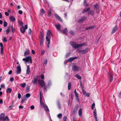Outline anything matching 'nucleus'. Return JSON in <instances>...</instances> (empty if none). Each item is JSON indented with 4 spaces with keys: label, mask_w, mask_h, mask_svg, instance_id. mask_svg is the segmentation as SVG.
I'll return each instance as SVG.
<instances>
[{
    "label": "nucleus",
    "mask_w": 121,
    "mask_h": 121,
    "mask_svg": "<svg viewBox=\"0 0 121 121\" xmlns=\"http://www.w3.org/2000/svg\"><path fill=\"white\" fill-rule=\"evenodd\" d=\"M62 116V115L61 113L57 115L58 117L60 119L61 118Z\"/></svg>",
    "instance_id": "44"
},
{
    "label": "nucleus",
    "mask_w": 121,
    "mask_h": 121,
    "mask_svg": "<svg viewBox=\"0 0 121 121\" xmlns=\"http://www.w3.org/2000/svg\"><path fill=\"white\" fill-rule=\"evenodd\" d=\"M54 15L56 18L59 20V21L62 22V20L61 19V18L56 14L55 13Z\"/></svg>",
    "instance_id": "10"
},
{
    "label": "nucleus",
    "mask_w": 121,
    "mask_h": 121,
    "mask_svg": "<svg viewBox=\"0 0 121 121\" xmlns=\"http://www.w3.org/2000/svg\"><path fill=\"white\" fill-rule=\"evenodd\" d=\"M10 31V27L9 26H8L7 27V29L6 30V34H8L9 32Z\"/></svg>",
    "instance_id": "38"
},
{
    "label": "nucleus",
    "mask_w": 121,
    "mask_h": 121,
    "mask_svg": "<svg viewBox=\"0 0 121 121\" xmlns=\"http://www.w3.org/2000/svg\"><path fill=\"white\" fill-rule=\"evenodd\" d=\"M50 37H48V36H46V39L47 41L48 42V43L47 45V48H49V45L50 44V40L49 39Z\"/></svg>",
    "instance_id": "14"
},
{
    "label": "nucleus",
    "mask_w": 121,
    "mask_h": 121,
    "mask_svg": "<svg viewBox=\"0 0 121 121\" xmlns=\"http://www.w3.org/2000/svg\"><path fill=\"white\" fill-rule=\"evenodd\" d=\"M55 26L56 27V28L58 30V31H60V30H59L60 29V24L58 25H55Z\"/></svg>",
    "instance_id": "29"
},
{
    "label": "nucleus",
    "mask_w": 121,
    "mask_h": 121,
    "mask_svg": "<svg viewBox=\"0 0 121 121\" xmlns=\"http://www.w3.org/2000/svg\"><path fill=\"white\" fill-rule=\"evenodd\" d=\"M30 89V86H27L26 87V91H28Z\"/></svg>",
    "instance_id": "54"
},
{
    "label": "nucleus",
    "mask_w": 121,
    "mask_h": 121,
    "mask_svg": "<svg viewBox=\"0 0 121 121\" xmlns=\"http://www.w3.org/2000/svg\"><path fill=\"white\" fill-rule=\"evenodd\" d=\"M21 32L22 33H24L25 31V29L24 26H23L22 28H21L20 29Z\"/></svg>",
    "instance_id": "25"
},
{
    "label": "nucleus",
    "mask_w": 121,
    "mask_h": 121,
    "mask_svg": "<svg viewBox=\"0 0 121 121\" xmlns=\"http://www.w3.org/2000/svg\"><path fill=\"white\" fill-rule=\"evenodd\" d=\"M70 44L74 48H78V44H77L76 42L73 41H71Z\"/></svg>",
    "instance_id": "5"
},
{
    "label": "nucleus",
    "mask_w": 121,
    "mask_h": 121,
    "mask_svg": "<svg viewBox=\"0 0 121 121\" xmlns=\"http://www.w3.org/2000/svg\"><path fill=\"white\" fill-rule=\"evenodd\" d=\"M70 34L71 35H73L74 33L73 31L72 30H70L69 32Z\"/></svg>",
    "instance_id": "56"
},
{
    "label": "nucleus",
    "mask_w": 121,
    "mask_h": 121,
    "mask_svg": "<svg viewBox=\"0 0 121 121\" xmlns=\"http://www.w3.org/2000/svg\"><path fill=\"white\" fill-rule=\"evenodd\" d=\"M7 23L6 22L4 21V27H6L7 26Z\"/></svg>",
    "instance_id": "48"
},
{
    "label": "nucleus",
    "mask_w": 121,
    "mask_h": 121,
    "mask_svg": "<svg viewBox=\"0 0 121 121\" xmlns=\"http://www.w3.org/2000/svg\"><path fill=\"white\" fill-rule=\"evenodd\" d=\"M87 19L86 17L85 16L82 17V18L80 19L78 21V22L79 23H82L85 21Z\"/></svg>",
    "instance_id": "8"
},
{
    "label": "nucleus",
    "mask_w": 121,
    "mask_h": 121,
    "mask_svg": "<svg viewBox=\"0 0 121 121\" xmlns=\"http://www.w3.org/2000/svg\"><path fill=\"white\" fill-rule=\"evenodd\" d=\"M0 87L2 88H4L5 87V86L4 84L1 85L0 86Z\"/></svg>",
    "instance_id": "60"
},
{
    "label": "nucleus",
    "mask_w": 121,
    "mask_h": 121,
    "mask_svg": "<svg viewBox=\"0 0 121 121\" xmlns=\"http://www.w3.org/2000/svg\"><path fill=\"white\" fill-rule=\"evenodd\" d=\"M30 54V51L28 49L26 50L25 52L24 56H25L28 55Z\"/></svg>",
    "instance_id": "19"
},
{
    "label": "nucleus",
    "mask_w": 121,
    "mask_h": 121,
    "mask_svg": "<svg viewBox=\"0 0 121 121\" xmlns=\"http://www.w3.org/2000/svg\"><path fill=\"white\" fill-rule=\"evenodd\" d=\"M21 95L20 93H19L18 94V98L20 99L21 98Z\"/></svg>",
    "instance_id": "53"
},
{
    "label": "nucleus",
    "mask_w": 121,
    "mask_h": 121,
    "mask_svg": "<svg viewBox=\"0 0 121 121\" xmlns=\"http://www.w3.org/2000/svg\"><path fill=\"white\" fill-rule=\"evenodd\" d=\"M93 6L94 8V9L95 10V9H96V10H97L98 9V4H95L94 5H93Z\"/></svg>",
    "instance_id": "39"
},
{
    "label": "nucleus",
    "mask_w": 121,
    "mask_h": 121,
    "mask_svg": "<svg viewBox=\"0 0 121 121\" xmlns=\"http://www.w3.org/2000/svg\"><path fill=\"white\" fill-rule=\"evenodd\" d=\"M77 58L78 57H70L67 60L68 61L70 62L73 61L75 59H77Z\"/></svg>",
    "instance_id": "12"
},
{
    "label": "nucleus",
    "mask_w": 121,
    "mask_h": 121,
    "mask_svg": "<svg viewBox=\"0 0 121 121\" xmlns=\"http://www.w3.org/2000/svg\"><path fill=\"white\" fill-rule=\"evenodd\" d=\"M39 83L40 85V87L41 88L43 87L45 85V83L43 80H39Z\"/></svg>",
    "instance_id": "3"
},
{
    "label": "nucleus",
    "mask_w": 121,
    "mask_h": 121,
    "mask_svg": "<svg viewBox=\"0 0 121 121\" xmlns=\"http://www.w3.org/2000/svg\"><path fill=\"white\" fill-rule=\"evenodd\" d=\"M90 12H89V14L92 15H93L95 14V12L94 11L92 10H90Z\"/></svg>",
    "instance_id": "24"
},
{
    "label": "nucleus",
    "mask_w": 121,
    "mask_h": 121,
    "mask_svg": "<svg viewBox=\"0 0 121 121\" xmlns=\"http://www.w3.org/2000/svg\"><path fill=\"white\" fill-rule=\"evenodd\" d=\"M110 79V81L111 82H112L113 81V76L112 74L110 73H109V75L108 77Z\"/></svg>",
    "instance_id": "13"
},
{
    "label": "nucleus",
    "mask_w": 121,
    "mask_h": 121,
    "mask_svg": "<svg viewBox=\"0 0 121 121\" xmlns=\"http://www.w3.org/2000/svg\"><path fill=\"white\" fill-rule=\"evenodd\" d=\"M118 30V28L117 26L116 25L112 29L111 32V34H113L115 33Z\"/></svg>",
    "instance_id": "11"
},
{
    "label": "nucleus",
    "mask_w": 121,
    "mask_h": 121,
    "mask_svg": "<svg viewBox=\"0 0 121 121\" xmlns=\"http://www.w3.org/2000/svg\"><path fill=\"white\" fill-rule=\"evenodd\" d=\"M76 99L78 102H79V99L78 95V93H76L74 94Z\"/></svg>",
    "instance_id": "18"
},
{
    "label": "nucleus",
    "mask_w": 121,
    "mask_h": 121,
    "mask_svg": "<svg viewBox=\"0 0 121 121\" xmlns=\"http://www.w3.org/2000/svg\"><path fill=\"white\" fill-rule=\"evenodd\" d=\"M38 76L36 75L34 77L32 80V82L33 84H36L38 81Z\"/></svg>",
    "instance_id": "6"
},
{
    "label": "nucleus",
    "mask_w": 121,
    "mask_h": 121,
    "mask_svg": "<svg viewBox=\"0 0 121 121\" xmlns=\"http://www.w3.org/2000/svg\"><path fill=\"white\" fill-rule=\"evenodd\" d=\"M45 52V51L43 50H41V54L42 55H43Z\"/></svg>",
    "instance_id": "50"
},
{
    "label": "nucleus",
    "mask_w": 121,
    "mask_h": 121,
    "mask_svg": "<svg viewBox=\"0 0 121 121\" xmlns=\"http://www.w3.org/2000/svg\"><path fill=\"white\" fill-rule=\"evenodd\" d=\"M10 19L11 21L12 22L15 21L16 20V19L15 17L13 16H12L10 17Z\"/></svg>",
    "instance_id": "27"
},
{
    "label": "nucleus",
    "mask_w": 121,
    "mask_h": 121,
    "mask_svg": "<svg viewBox=\"0 0 121 121\" xmlns=\"http://www.w3.org/2000/svg\"><path fill=\"white\" fill-rule=\"evenodd\" d=\"M71 82H69L68 86V90H70L71 89Z\"/></svg>",
    "instance_id": "32"
},
{
    "label": "nucleus",
    "mask_w": 121,
    "mask_h": 121,
    "mask_svg": "<svg viewBox=\"0 0 121 121\" xmlns=\"http://www.w3.org/2000/svg\"><path fill=\"white\" fill-rule=\"evenodd\" d=\"M19 24H20V25L22 27H23V23L22 22H20L19 23Z\"/></svg>",
    "instance_id": "51"
},
{
    "label": "nucleus",
    "mask_w": 121,
    "mask_h": 121,
    "mask_svg": "<svg viewBox=\"0 0 121 121\" xmlns=\"http://www.w3.org/2000/svg\"><path fill=\"white\" fill-rule=\"evenodd\" d=\"M82 92L84 95H85L86 93V92L83 90H82Z\"/></svg>",
    "instance_id": "63"
},
{
    "label": "nucleus",
    "mask_w": 121,
    "mask_h": 121,
    "mask_svg": "<svg viewBox=\"0 0 121 121\" xmlns=\"http://www.w3.org/2000/svg\"><path fill=\"white\" fill-rule=\"evenodd\" d=\"M12 91V89L11 88H8L6 91V92L7 93H10Z\"/></svg>",
    "instance_id": "31"
},
{
    "label": "nucleus",
    "mask_w": 121,
    "mask_h": 121,
    "mask_svg": "<svg viewBox=\"0 0 121 121\" xmlns=\"http://www.w3.org/2000/svg\"><path fill=\"white\" fill-rule=\"evenodd\" d=\"M90 10V8H87L86 9H85L83 10L82 13H85L86 12H88V11H89Z\"/></svg>",
    "instance_id": "23"
},
{
    "label": "nucleus",
    "mask_w": 121,
    "mask_h": 121,
    "mask_svg": "<svg viewBox=\"0 0 121 121\" xmlns=\"http://www.w3.org/2000/svg\"><path fill=\"white\" fill-rule=\"evenodd\" d=\"M31 31H32V30H31V29H29V31L28 32V33L30 34H31Z\"/></svg>",
    "instance_id": "61"
},
{
    "label": "nucleus",
    "mask_w": 121,
    "mask_h": 121,
    "mask_svg": "<svg viewBox=\"0 0 121 121\" xmlns=\"http://www.w3.org/2000/svg\"><path fill=\"white\" fill-rule=\"evenodd\" d=\"M27 100V98L26 97H25L24 96L23 98L22 99L21 103L23 104L25 101H26Z\"/></svg>",
    "instance_id": "28"
},
{
    "label": "nucleus",
    "mask_w": 121,
    "mask_h": 121,
    "mask_svg": "<svg viewBox=\"0 0 121 121\" xmlns=\"http://www.w3.org/2000/svg\"><path fill=\"white\" fill-rule=\"evenodd\" d=\"M61 33H63L64 34H66L68 32L67 29V28H65L62 31H60Z\"/></svg>",
    "instance_id": "16"
},
{
    "label": "nucleus",
    "mask_w": 121,
    "mask_h": 121,
    "mask_svg": "<svg viewBox=\"0 0 121 121\" xmlns=\"http://www.w3.org/2000/svg\"><path fill=\"white\" fill-rule=\"evenodd\" d=\"M70 54L71 53L70 52H69L68 53H67L65 55L66 57L67 58L70 55Z\"/></svg>",
    "instance_id": "47"
},
{
    "label": "nucleus",
    "mask_w": 121,
    "mask_h": 121,
    "mask_svg": "<svg viewBox=\"0 0 121 121\" xmlns=\"http://www.w3.org/2000/svg\"><path fill=\"white\" fill-rule=\"evenodd\" d=\"M84 4H85V6H88V4H87L86 2H86H85V1H84Z\"/></svg>",
    "instance_id": "49"
},
{
    "label": "nucleus",
    "mask_w": 121,
    "mask_h": 121,
    "mask_svg": "<svg viewBox=\"0 0 121 121\" xmlns=\"http://www.w3.org/2000/svg\"><path fill=\"white\" fill-rule=\"evenodd\" d=\"M89 50V48H86L84 50H79L78 52L79 53L82 54H84L87 52Z\"/></svg>",
    "instance_id": "4"
},
{
    "label": "nucleus",
    "mask_w": 121,
    "mask_h": 121,
    "mask_svg": "<svg viewBox=\"0 0 121 121\" xmlns=\"http://www.w3.org/2000/svg\"><path fill=\"white\" fill-rule=\"evenodd\" d=\"M42 99H40V104L41 106H42L43 107V106H44L45 105H44L43 103L42 102Z\"/></svg>",
    "instance_id": "42"
},
{
    "label": "nucleus",
    "mask_w": 121,
    "mask_h": 121,
    "mask_svg": "<svg viewBox=\"0 0 121 121\" xmlns=\"http://www.w3.org/2000/svg\"><path fill=\"white\" fill-rule=\"evenodd\" d=\"M70 96H71V99H72V100H73V97H74V96L73 95V94H71L70 95Z\"/></svg>",
    "instance_id": "55"
},
{
    "label": "nucleus",
    "mask_w": 121,
    "mask_h": 121,
    "mask_svg": "<svg viewBox=\"0 0 121 121\" xmlns=\"http://www.w3.org/2000/svg\"><path fill=\"white\" fill-rule=\"evenodd\" d=\"M12 29L11 31L12 32V33H13L14 31H15V30L14 28H13V26H11Z\"/></svg>",
    "instance_id": "45"
},
{
    "label": "nucleus",
    "mask_w": 121,
    "mask_h": 121,
    "mask_svg": "<svg viewBox=\"0 0 121 121\" xmlns=\"http://www.w3.org/2000/svg\"><path fill=\"white\" fill-rule=\"evenodd\" d=\"M78 114L79 116H81L82 115V110L81 108L79 109L78 111Z\"/></svg>",
    "instance_id": "33"
},
{
    "label": "nucleus",
    "mask_w": 121,
    "mask_h": 121,
    "mask_svg": "<svg viewBox=\"0 0 121 121\" xmlns=\"http://www.w3.org/2000/svg\"><path fill=\"white\" fill-rule=\"evenodd\" d=\"M75 77L77 78L78 79H81L82 78V77L79 75L78 74H76L75 76Z\"/></svg>",
    "instance_id": "37"
},
{
    "label": "nucleus",
    "mask_w": 121,
    "mask_h": 121,
    "mask_svg": "<svg viewBox=\"0 0 121 121\" xmlns=\"http://www.w3.org/2000/svg\"><path fill=\"white\" fill-rule=\"evenodd\" d=\"M20 85L22 87L24 88L26 86V84L25 83H23L20 84Z\"/></svg>",
    "instance_id": "36"
},
{
    "label": "nucleus",
    "mask_w": 121,
    "mask_h": 121,
    "mask_svg": "<svg viewBox=\"0 0 121 121\" xmlns=\"http://www.w3.org/2000/svg\"><path fill=\"white\" fill-rule=\"evenodd\" d=\"M57 104L58 108L59 109H60L61 108V106L60 105L59 101H57Z\"/></svg>",
    "instance_id": "35"
},
{
    "label": "nucleus",
    "mask_w": 121,
    "mask_h": 121,
    "mask_svg": "<svg viewBox=\"0 0 121 121\" xmlns=\"http://www.w3.org/2000/svg\"><path fill=\"white\" fill-rule=\"evenodd\" d=\"M44 34L41 31L39 35V39H43Z\"/></svg>",
    "instance_id": "20"
},
{
    "label": "nucleus",
    "mask_w": 121,
    "mask_h": 121,
    "mask_svg": "<svg viewBox=\"0 0 121 121\" xmlns=\"http://www.w3.org/2000/svg\"><path fill=\"white\" fill-rule=\"evenodd\" d=\"M3 41L5 42H6L7 41V40L6 39V37H4L3 39Z\"/></svg>",
    "instance_id": "46"
},
{
    "label": "nucleus",
    "mask_w": 121,
    "mask_h": 121,
    "mask_svg": "<svg viewBox=\"0 0 121 121\" xmlns=\"http://www.w3.org/2000/svg\"><path fill=\"white\" fill-rule=\"evenodd\" d=\"M91 109H93L95 107V104L94 103H93L91 106Z\"/></svg>",
    "instance_id": "43"
},
{
    "label": "nucleus",
    "mask_w": 121,
    "mask_h": 121,
    "mask_svg": "<svg viewBox=\"0 0 121 121\" xmlns=\"http://www.w3.org/2000/svg\"><path fill=\"white\" fill-rule=\"evenodd\" d=\"M80 69L79 67H78L75 65H73L72 66V69L73 71H78Z\"/></svg>",
    "instance_id": "7"
},
{
    "label": "nucleus",
    "mask_w": 121,
    "mask_h": 121,
    "mask_svg": "<svg viewBox=\"0 0 121 121\" xmlns=\"http://www.w3.org/2000/svg\"><path fill=\"white\" fill-rule=\"evenodd\" d=\"M0 46L1 47V49H3V45L2 43H0Z\"/></svg>",
    "instance_id": "52"
},
{
    "label": "nucleus",
    "mask_w": 121,
    "mask_h": 121,
    "mask_svg": "<svg viewBox=\"0 0 121 121\" xmlns=\"http://www.w3.org/2000/svg\"><path fill=\"white\" fill-rule=\"evenodd\" d=\"M17 69L16 71L17 74H20L21 72V66L20 65H19L17 67Z\"/></svg>",
    "instance_id": "9"
},
{
    "label": "nucleus",
    "mask_w": 121,
    "mask_h": 121,
    "mask_svg": "<svg viewBox=\"0 0 121 121\" xmlns=\"http://www.w3.org/2000/svg\"><path fill=\"white\" fill-rule=\"evenodd\" d=\"M40 94V100L42 99V95H43V94L42 92L41 91H40L39 92Z\"/></svg>",
    "instance_id": "41"
},
{
    "label": "nucleus",
    "mask_w": 121,
    "mask_h": 121,
    "mask_svg": "<svg viewBox=\"0 0 121 121\" xmlns=\"http://www.w3.org/2000/svg\"><path fill=\"white\" fill-rule=\"evenodd\" d=\"M86 44V43H83L79 44H78V48L79 47H82Z\"/></svg>",
    "instance_id": "26"
},
{
    "label": "nucleus",
    "mask_w": 121,
    "mask_h": 121,
    "mask_svg": "<svg viewBox=\"0 0 121 121\" xmlns=\"http://www.w3.org/2000/svg\"><path fill=\"white\" fill-rule=\"evenodd\" d=\"M43 107L44 108L45 110L46 111H49V110L47 106L46 105L45 106H44Z\"/></svg>",
    "instance_id": "40"
},
{
    "label": "nucleus",
    "mask_w": 121,
    "mask_h": 121,
    "mask_svg": "<svg viewBox=\"0 0 121 121\" xmlns=\"http://www.w3.org/2000/svg\"><path fill=\"white\" fill-rule=\"evenodd\" d=\"M22 60L24 61H26V62H28L30 64L32 63V60L31 56L29 55L27 56L25 58L23 59Z\"/></svg>",
    "instance_id": "2"
},
{
    "label": "nucleus",
    "mask_w": 121,
    "mask_h": 121,
    "mask_svg": "<svg viewBox=\"0 0 121 121\" xmlns=\"http://www.w3.org/2000/svg\"><path fill=\"white\" fill-rule=\"evenodd\" d=\"M1 49V53L2 55L3 54V49Z\"/></svg>",
    "instance_id": "59"
},
{
    "label": "nucleus",
    "mask_w": 121,
    "mask_h": 121,
    "mask_svg": "<svg viewBox=\"0 0 121 121\" xmlns=\"http://www.w3.org/2000/svg\"><path fill=\"white\" fill-rule=\"evenodd\" d=\"M47 59H46L45 60V61H44V64H45V65H46L47 64Z\"/></svg>",
    "instance_id": "57"
},
{
    "label": "nucleus",
    "mask_w": 121,
    "mask_h": 121,
    "mask_svg": "<svg viewBox=\"0 0 121 121\" xmlns=\"http://www.w3.org/2000/svg\"><path fill=\"white\" fill-rule=\"evenodd\" d=\"M45 12L43 9H41L40 10V14L41 15H42L45 14Z\"/></svg>",
    "instance_id": "22"
},
{
    "label": "nucleus",
    "mask_w": 121,
    "mask_h": 121,
    "mask_svg": "<svg viewBox=\"0 0 121 121\" xmlns=\"http://www.w3.org/2000/svg\"><path fill=\"white\" fill-rule=\"evenodd\" d=\"M93 113L94 116L95 118H97V114L96 113V109H95V110H94Z\"/></svg>",
    "instance_id": "30"
},
{
    "label": "nucleus",
    "mask_w": 121,
    "mask_h": 121,
    "mask_svg": "<svg viewBox=\"0 0 121 121\" xmlns=\"http://www.w3.org/2000/svg\"><path fill=\"white\" fill-rule=\"evenodd\" d=\"M41 78L42 79H43L44 78V75L43 74H42L41 75Z\"/></svg>",
    "instance_id": "62"
},
{
    "label": "nucleus",
    "mask_w": 121,
    "mask_h": 121,
    "mask_svg": "<svg viewBox=\"0 0 121 121\" xmlns=\"http://www.w3.org/2000/svg\"><path fill=\"white\" fill-rule=\"evenodd\" d=\"M30 66L29 65H28L27 66L26 74H29L30 73Z\"/></svg>",
    "instance_id": "15"
},
{
    "label": "nucleus",
    "mask_w": 121,
    "mask_h": 121,
    "mask_svg": "<svg viewBox=\"0 0 121 121\" xmlns=\"http://www.w3.org/2000/svg\"><path fill=\"white\" fill-rule=\"evenodd\" d=\"M5 115V114L3 113H2L0 114V121H5L6 120L7 121H9V118L7 116L4 118Z\"/></svg>",
    "instance_id": "1"
},
{
    "label": "nucleus",
    "mask_w": 121,
    "mask_h": 121,
    "mask_svg": "<svg viewBox=\"0 0 121 121\" xmlns=\"http://www.w3.org/2000/svg\"><path fill=\"white\" fill-rule=\"evenodd\" d=\"M52 34L50 31L49 30H48L47 32V36H48L49 37H51V36H52Z\"/></svg>",
    "instance_id": "17"
},
{
    "label": "nucleus",
    "mask_w": 121,
    "mask_h": 121,
    "mask_svg": "<svg viewBox=\"0 0 121 121\" xmlns=\"http://www.w3.org/2000/svg\"><path fill=\"white\" fill-rule=\"evenodd\" d=\"M39 40L40 45H43L44 41L43 39H39Z\"/></svg>",
    "instance_id": "21"
},
{
    "label": "nucleus",
    "mask_w": 121,
    "mask_h": 121,
    "mask_svg": "<svg viewBox=\"0 0 121 121\" xmlns=\"http://www.w3.org/2000/svg\"><path fill=\"white\" fill-rule=\"evenodd\" d=\"M48 14L49 15V14L50 15H51V10L50 9H49L48 10Z\"/></svg>",
    "instance_id": "58"
},
{
    "label": "nucleus",
    "mask_w": 121,
    "mask_h": 121,
    "mask_svg": "<svg viewBox=\"0 0 121 121\" xmlns=\"http://www.w3.org/2000/svg\"><path fill=\"white\" fill-rule=\"evenodd\" d=\"M18 13L19 14H22V11L21 10H19L18 11Z\"/></svg>",
    "instance_id": "64"
},
{
    "label": "nucleus",
    "mask_w": 121,
    "mask_h": 121,
    "mask_svg": "<svg viewBox=\"0 0 121 121\" xmlns=\"http://www.w3.org/2000/svg\"><path fill=\"white\" fill-rule=\"evenodd\" d=\"M30 96V93H27L25 95H24V96L27 98H29Z\"/></svg>",
    "instance_id": "34"
}]
</instances>
